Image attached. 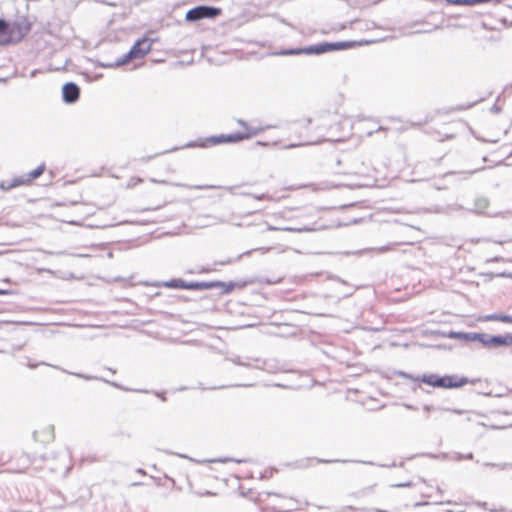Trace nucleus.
I'll return each instance as SVG.
<instances>
[{
  "instance_id": "obj_33",
  "label": "nucleus",
  "mask_w": 512,
  "mask_h": 512,
  "mask_svg": "<svg viewBox=\"0 0 512 512\" xmlns=\"http://www.w3.org/2000/svg\"><path fill=\"white\" fill-rule=\"evenodd\" d=\"M466 459H472L473 458V454L472 453H469L465 456Z\"/></svg>"
},
{
  "instance_id": "obj_32",
  "label": "nucleus",
  "mask_w": 512,
  "mask_h": 512,
  "mask_svg": "<svg viewBox=\"0 0 512 512\" xmlns=\"http://www.w3.org/2000/svg\"><path fill=\"white\" fill-rule=\"evenodd\" d=\"M499 110H500V109H499L496 105H494V106L492 107V111H494V112H498Z\"/></svg>"
},
{
  "instance_id": "obj_12",
  "label": "nucleus",
  "mask_w": 512,
  "mask_h": 512,
  "mask_svg": "<svg viewBox=\"0 0 512 512\" xmlns=\"http://www.w3.org/2000/svg\"><path fill=\"white\" fill-rule=\"evenodd\" d=\"M9 41V24L5 20L0 19V43L6 44Z\"/></svg>"
},
{
  "instance_id": "obj_21",
  "label": "nucleus",
  "mask_w": 512,
  "mask_h": 512,
  "mask_svg": "<svg viewBox=\"0 0 512 512\" xmlns=\"http://www.w3.org/2000/svg\"><path fill=\"white\" fill-rule=\"evenodd\" d=\"M504 339H505V346H509V345H512V334H506L504 335Z\"/></svg>"
},
{
  "instance_id": "obj_10",
  "label": "nucleus",
  "mask_w": 512,
  "mask_h": 512,
  "mask_svg": "<svg viewBox=\"0 0 512 512\" xmlns=\"http://www.w3.org/2000/svg\"><path fill=\"white\" fill-rule=\"evenodd\" d=\"M489 201L485 197H478L475 199L473 211L477 214H485L490 216L491 214L486 212L488 208Z\"/></svg>"
},
{
  "instance_id": "obj_30",
  "label": "nucleus",
  "mask_w": 512,
  "mask_h": 512,
  "mask_svg": "<svg viewBox=\"0 0 512 512\" xmlns=\"http://www.w3.org/2000/svg\"><path fill=\"white\" fill-rule=\"evenodd\" d=\"M500 260H502L501 257H494L492 259H489L488 261H500Z\"/></svg>"
},
{
  "instance_id": "obj_9",
  "label": "nucleus",
  "mask_w": 512,
  "mask_h": 512,
  "mask_svg": "<svg viewBox=\"0 0 512 512\" xmlns=\"http://www.w3.org/2000/svg\"><path fill=\"white\" fill-rule=\"evenodd\" d=\"M79 95H80V89L75 83L68 82V83L64 84V86L62 88V96H63L64 102L74 103L78 100Z\"/></svg>"
},
{
  "instance_id": "obj_14",
  "label": "nucleus",
  "mask_w": 512,
  "mask_h": 512,
  "mask_svg": "<svg viewBox=\"0 0 512 512\" xmlns=\"http://www.w3.org/2000/svg\"><path fill=\"white\" fill-rule=\"evenodd\" d=\"M187 282H185L182 279H172L170 281H167L164 283V286L169 288H181V289H187Z\"/></svg>"
},
{
  "instance_id": "obj_13",
  "label": "nucleus",
  "mask_w": 512,
  "mask_h": 512,
  "mask_svg": "<svg viewBox=\"0 0 512 512\" xmlns=\"http://www.w3.org/2000/svg\"><path fill=\"white\" fill-rule=\"evenodd\" d=\"M267 230L268 231H288V232H296V233H301V232H305V231H310L309 228H306V227H302V228H295V227H276V226H272V225H267Z\"/></svg>"
},
{
  "instance_id": "obj_8",
  "label": "nucleus",
  "mask_w": 512,
  "mask_h": 512,
  "mask_svg": "<svg viewBox=\"0 0 512 512\" xmlns=\"http://www.w3.org/2000/svg\"><path fill=\"white\" fill-rule=\"evenodd\" d=\"M31 29L30 23L26 19H21L9 24V38L21 40Z\"/></svg>"
},
{
  "instance_id": "obj_18",
  "label": "nucleus",
  "mask_w": 512,
  "mask_h": 512,
  "mask_svg": "<svg viewBox=\"0 0 512 512\" xmlns=\"http://www.w3.org/2000/svg\"><path fill=\"white\" fill-rule=\"evenodd\" d=\"M484 466H492L497 467L499 469H506L508 466H512V464H493V463H484Z\"/></svg>"
},
{
  "instance_id": "obj_4",
  "label": "nucleus",
  "mask_w": 512,
  "mask_h": 512,
  "mask_svg": "<svg viewBox=\"0 0 512 512\" xmlns=\"http://www.w3.org/2000/svg\"><path fill=\"white\" fill-rule=\"evenodd\" d=\"M461 333H452L451 337H460ZM463 336L468 340L479 341L483 344V346L488 348H497L500 346H505L506 342L504 339V335H489L485 333H467L463 334Z\"/></svg>"
},
{
  "instance_id": "obj_19",
  "label": "nucleus",
  "mask_w": 512,
  "mask_h": 512,
  "mask_svg": "<svg viewBox=\"0 0 512 512\" xmlns=\"http://www.w3.org/2000/svg\"><path fill=\"white\" fill-rule=\"evenodd\" d=\"M231 361L236 364V365H240V366H247L246 363L242 362L240 360V357H235V358H232Z\"/></svg>"
},
{
  "instance_id": "obj_39",
  "label": "nucleus",
  "mask_w": 512,
  "mask_h": 512,
  "mask_svg": "<svg viewBox=\"0 0 512 512\" xmlns=\"http://www.w3.org/2000/svg\"><path fill=\"white\" fill-rule=\"evenodd\" d=\"M424 409H425L426 411H430V407H429V406H425V407H424Z\"/></svg>"
},
{
  "instance_id": "obj_35",
  "label": "nucleus",
  "mask_w": 512,
  "mask_h": 512,
  "mask_svg": "<svg viewBox=\"0 0 512 512\" xmlns=\"http://www.w3.org/2000/svg\"><path fill=\"white\" fill-rule=\"evenodd\" d=\"M385 130H386V128L379 126L376 131H385Z\"/></svg>"
},
{
  "instance_id": "obj_42",
  "label": "nucleus",
  "mask_w": 512,
  "mask_h": 512,
  "mask_svg": "<svg viewBox=\"0 0 512 512\" xmlns=\"http://www.w3.org/2000/svg\"><path fill=\"white\" fill-rule=\"evenodd\" d=\"M454 412H455V413H458V414H460V413H461V411H459V410H454Z\"/></svg>"
},
{
  "instance_id": "obj_17",
  "label": "nucleus",
  "mask_w": 512,
  "mask_h": 512,
  "mask_svg": "<svg viewBox=\"0 0 512 512\" xmlns=\"http://www.w3.org/2000/svg\"><path fill=\"white\" fill-rule=\"evenodd\" d=\"M20 183H21V182H19V181H17V180H15L13 183H10V184H8V185H7V184H5V182H1V184H0V188H1L2 190H9L10 188L17 186V185H19Z\"/></svg>"
},
{
  "instance_id": "obj_27",
  "label": "nucleus",
  "mask_w": 512,
  "mask_h": 512,
  "mask_svg": "<svg viewBox=\"0 0 512 512\" xmlns=\"http://www.w3.org/2000/svg\"><path fill=\"white\" fill-rule=\"evenodd\" d=\"M106 382H107V383H109V384H111L112 386H114V387H116V388H121V389H122V387H121L119 384H117V383L109 382V381H106Z\"/></svg>"
},
{
  "instance_id": "obj_7",
  "label": "nucleus",
  "mask_w": 512,
  "mask_h": 512,
  "mask_svg": "<svg viewBox=\"0 0 512 512\" xmlns=\"http://www.w3.org/2000/svg\"><path fill=\"white\" fill-rule=\"evenodd\" d=\"M221 10L212 6H198L190 9L186 13V20L190 22L198 21L201 19H212L220 15Z\"/></svg>"
},
{
  "instance_id": "obj_24",
  "label": "nucleus",
  "mask_w": 512,
  "mask_h": 512,
  "mask_svg": "<svg viewBox=\"0 0 512 512\" xmlns=\"http://www.w3.org/2000/svg\"><path fill=\"white\" fill-rule=\"evenodd\" d=\"M7 294H11V291L5 290V289H0V295H7Z\"/></svg>"
},
{
  "instance_id": "obj_3",
  "label": "nucleus",
  "mask_w": 512,
  "mask_h": 512,
  "mask_svg": "<svg viewBox=\"0 0 512 512\" xmlns=\"http://www.w3.org/2000/svg\"><path fill=\"white\" fill-rule=\"evenodd\" d=\"M421 381L433 387L440 388H457L468 383V379L465 377L457 380L456 376H443L440 377L436 374L423 375Z\"/></svg>"
},
{
  "instance_id": "obj_5",
  "label": "nucleus",
  "mask_w": 512,
  "mask_h": 512,
  "mask_svg": "<svg viewBox=\"0 0 512 512\" xmlns=\"http://www.w3.org/2000/svg\"><path fill=\"white\" fill-rule=\"evenodd\" d=\"M349 46L347 42H336V43H321L317 45H312L304 49H291L282 52L284 55H295V54H322L332 50H339Z\"/></svg>"
},
{
  "instance_id": "obj_11",
  "label": "nucleus",
  "mask_w": 512,
  "mask_h": 512,
  "mask_svg": "<svg viewBox=\"0 0 512 512\" xmlns=\"http://www.w3.org/2000/svg\"><path fill=\"white\" fill-rule=\"evenodd\" d=\"M450 4L454 5H464V6H474L480 3H486V2H494L496 4H499L502 2V0H446Z\"/></svg>"
},
{
  "instance_id": "obj_34",
  "label": "nucleus",
  "mask_w": 512,
  "mask_h": 512,
  "mask_svg": "<svg viewBox=\"0 0 512 512\" xmlns=\"http://www.w3.org/2000/svg\"><path fill=\"white\" fill-rule=\"evenodd\" d=\"M256 145L266 146V145H267V143H264V142L258 141V142L256 143Z\"/></svg>"
},
{
  "instance_id": "obj_28",
  "label": "nucleus",
  "mask_w": 512,
  "mask_h": 512,
  "mask_svg": "<svg viewBox=\"0 0 512 512\" xmlns=\"http://www.w3.org/2000/svg\"><path fill=\"white\" fill-rule=\"evenodd\" d=\"M254 198L258 199V200H261V199H265L266 198V195L262 194V195H259V196H253Z\"/></svg>"
},
{
  "instance_id": "obj_2",
  "label": "nucleus",
  "mask_w": 512,
  "mask_h": 512,
  "mask_svg": "<svg viewBox=\"0 0 512 512\" xmlns=\"http://www.w3.org/2000/svg\"><path fill=\"white\" fill-rule=\"evenodd\" d=\"M238 123L243 126L246 129V132L244 133H233L229 135H220V136H212L208 138V142L212 145H217L221 143H236L239 141H242L244 139H249L253 136L258 135L260 132L263 131V128H255V127H248L246 122L243 120H239Z\"/></svg>"
},
{
  "instance_id": "obj_29",
  "label": "nucleus",
  "mask_w": 512,
  "mask_h": 512,
  "mask_svg": "<svg viewBox=\"0 0 512 512\" xmlns=\"http://www.w3.org/2000/svg\"><path fill=\"white\" fill-rule=\"evenodd\" d=\"M372 512H388V511L380 509V508H375L372 510Z\"/></svg>"
},
{
  "instance_id": "obj_40",
  "label": "nucleus",
  "mask_w": 512,
  "mask_h": 512,
  "mask_svg": "<svg viewBox=\"0 0 512 512\" xmlns=\"http://www.w3.org/2000/svg\"><path fill=\"white\" fill-rule=\"evenodd\" d=\"M28 366H29L30 368H34V367H36V365H32V364H28Z\"/></svg>"
},
{
  "instance_id": "obj_15",
  "label": "nucleus",
  "mask_w": 512,
  "mask_h": 512,
  "mask_svg": "<svg viewBox=\"0 0 512 512\" xmlns=\"http://www.w3.org/2000/svg\"><path fill=\"white\" fill-rule=\"evenodd\" d=\"M45 169V166L44 164L38 166L37 168H35L34 170H32L31 172H29L28 174V180H33V179H36L38 178L44 171Z\"/></svg>"
},
{
  "instance_id": "obj_1",
  "label": "nucleus",
  "mask_w": 512,
  "mask_h": 512,
  "mask_svg": "<svg viewBox=\"0 0 512 512\" xmlns=\"http://www.w3.org/2000/svg\"><path fill=\"white\" fill-rule=\"evenodd\" d=\"M152 41L142 38L135 42L131 49L114 63L103 64L102 67L115 68L127 64L133 59L143 58L150 52Z\"/></svg>"
},
{
  "instance_id": "obj_20",
  "label": "nucleus",
  "mask_w": 512,
  "mask_h": 512,
  "mask_svg": "<svg viewBox=\"0 0 512 512\" xmlns=\"http://www.w3.org/2000/svg\"><path fill=\"white\" fill-rule=\"evenodd\" d=\"M501 322L512 323V315L504 314L503 317L501 318Z\"/></svg>"
},
{
  "instance_id": "obj_37",
  "label": "nucleus",
  "mask_w": 512,
  "mask_h": 512,
  "mask_svg": "<svg viewBox=\"0 0 512 512\" xmlns=\"http://www.w3.org/2000/svg\"><path fill=\"white\" fill-rule=\"evenodd\" d=\"M259 250H261L262 252L265 253V252L269 251V248H260Z\"/></svg>"
},
{
  "instance_id": "obj_41",
  "label": "nucleus",
  "mask_w": 512,
  "mask_h": 512,
  "mask_svg": "<svg viewBox=\"0 0 512 512\" xmlns=\"http://www.w3.org/2000/svg\"><path fill=\"white\" fill-rule=\"evenodd\" d=\"M372 134H373V132H372V131L367 132V135H368V136H371Z\"/></svg>"
},
{
  "instance_id": "obj_22",
  "label": "nucleus",
  "mask_w": 512,
  "mask_h": 512,
  "mask_svg": "<svg viewBox=\"0 0 512 512\" xmlns=\"http://www.w3.org/2000/svg\"><path fill=\"white\" fill-rule=\"evenodd\" d=\"M393 486L394 487H410L411 486V482L399 483V484H395Z\"/></svg>"
},
{
  "instance_id": "obj_23",
  "label": "nucleus",
  "mask_w": 512,
  "mask_h": 512,
  "mask_svg": "<svg viewBox=\"0 0 512 512\" xmlns=\"http://www.w3.org/2000/svg\"><path fill=\"white\" fill-rule=\"evenodd\" d=\"M338 460H324V459H319L317 460L318 463H331V462H337Z\"/></svg>"
},
{
  "instance_id": "obj_31",
  "label": "nucleus",
  "mask_w": 512,
  "mask_h": 512,
  "mask_svg": "<svg viewBox=\"0 0 512 512\" xmlns=\"http://www.w3.org/2000/svg\"><path fill=\"white\" fill-rule=\"evenodd\" d=\"M213 186H196L197 189L212 188Z\"/></svg>"
},
{
  "instance_id": "obj_25",
  "label": "nucleus",
  "mask_w": 512,
  "mask_h": 512,
  "mask_svg": "<svg viewBox=\"0 0 512 512\" xmlns=\"http://www.w3.org/2000/svg\"><path fill=\"white\" fill-rule=\"evenodd\" d=\"M300 145L301 144H290V145L284 146V149H290V148L297 147V146H300Z\"/></svg>"
},
{
  "instance_id": "obj_26",
  "label": "nucleus",
  "mask_w": 512,
  "mask_h": 512,
  "mask_svg": "<svg viewBox=\"0 0 512 512\" xmlns=\"http://www.w3.org/2000/svg\"><path fill=\"white\" fill-rule=\"evenodd\" d=\"M141 182H142V179H141V178H138V179H136V180L134 181V183L129 184V186H134L135 184H137V183H141Z\"/></svg>"
},
{
  "instance_id": "obj_38",
  "label": "nucleus",
  "mask_w": 512,
  "mask_h": 512,
  "mask_svg": "<svg viewBox=\"0 0 512 512\" xmlns=\"http://www.w3.org/2000/svg\"><path fill=\"white\" fill-rule=\"evenodd\" d=\"M229 263H230V260L225 261V262H222L221 264H222V265H225V264H229Z\"/></svg>"
},
{
  "instance_id": "obj_6",
  "label": "nucleus",
  "mask_w": 512,
  "mask_h": 512,
  "mask_svg": "<svg viewBox=\"0 0 512 512\" xmlns=\"http://www.w3.org/2000/svg\"><path fill=\"white\" fill-rule=\"evenodd\" d=\"M236 287V283L221 282V281H210V282H189L187 284V290H209L213 288H220L221 293H230Z\"/></svg>"
},
{
  "instance_id": "obj_16",
  "label": "nucleus",
  "mask_w": 512,
  "mask_h": 512,
  "mask_svg": "<svg viewBox=\"0 0 512 512\" xmlns=\"http://www.w3.org/2000/svg\"><path fill=\"white\" fill-rule=\"evenodd\" d=\"M504 314H490V315H487L485 316V320L486 321H500L501 322V318L503 317Z\"/></svg>"
},
{
  "instance_id": "obj_36",
  "label": "nucleus",
  "mask_w": 512,
  "mask_h": 512,
  "mask_svg": "<svg viewBox=\"0 0 512 512\" xmlns=\"http://www.w3.org/2000/svg\"><path fill=\"white\" fill-rule=\"evenodd\" d=\"M388 249H389L388 247H381V248L379 249V251L384 252V251H386V250H388Z\"/></svg>"
}]
</instances>
